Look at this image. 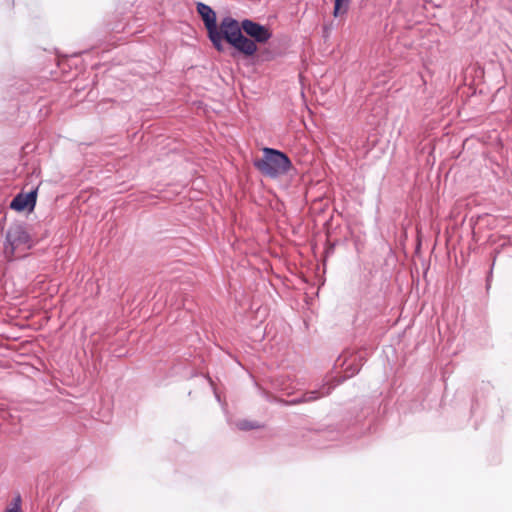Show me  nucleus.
<instances>
[{
    "instance_id": "6e6552de",
    "label": "nucleus",
    "mask_w": 512,
    "mask_h": 512,
    "mask_svg": "<svg viewBox=\"0 0 512 512\" xmlns=\"http://www.w3.org/2000/svg\"><path fill=\"white\" fill-rule=\"evenodd\" d=\"M359 371H360V365L358 363L351 362V363L347 364V366H346V368L344 370L345 375L341 379H339V380L332 381V383L339 385L340 383H342L346 379L351 378L352 376H354L357 373H359Z\"/></svg>"
},
{
    "instance_id": "1a4fd4ad",
    "label": "nucleus",
    "mask_w": 512,
    "mask_h": 512,
    "mask_svg": "<svg viewBox=\"0 0 512 512\" xmlns=\"http://www.w3.org/2000/svg\"><path fill=\"white\" fill-rule=\"evenodd\" d=\"M351 0H334L333 16L338 17L348 12Z\"/></svg>"
},
{
    "instance_id": "0eeeda50",
    "label": "nucleus",
    "mask_w": 512,
    "mask_h": 512,
    "mask_svg": "<svg viewBox=\"0 0 512 512\" xmlns=\"http://www.w3.org/2000/svg\"><path fill=\"white\" fill-rule=\"evenodd\" d=\"M196 11L203 21L204 27L207 32L218 29L216 12L207 4L203 2L196 3Z\"/></svg>"
},
{
    "instance_id": "7ed1b4c3",
    "label": "nucleus",
    "mask_w": 512,
    "mask_h": 512,
    "mask_svg": "<svg viewBox=\"0 0 512 512\" xmlns=\"http://www.w3.org/2000/svg\"><path fill=\"white\" fill-rule=\"evenodd\" d=\"M35 243L30 233V225L25 221H14L5 232L3 245L5 258L11 261L14 259L17 250H29Z\"/></svg>"
},
{
    "instance_id": "f8f14e48",
    "label": "nucleus",
    "mask_w": 512,
    "mask_h": 512,
    "mask_svg": "<svg viewBox=\"0 0 512 512\" xmlns=\"http://www.w3.org/2000/svg\"><path fill=\"white\" fill-rule=\"evenodd\" d=\"M491 278H492V268L490 269L489 274H488V276H487V280H486V282H487V288H489V287H490V281H491Z\"/></svg>"
},
{
    "instance_id": "9b49d317",
    "label": "nucleus",
    "mask_w": 512,
    "mask_h": 512,
    "mask_svg": "<svg viewBox=\"0 0 512 512\" xmlns=\"http://www.w3.org/2000/svg\"><path fill=\"white\" fill-rule=\"evenodd\" d=\"M21 496L18 494L12 502V506L10 508H18V511H21Z\"/></svg>"
},
{
    "instance_id": "39448f33",
    "label": "nucleus",
    "mask_w": 512,
    "mask_h": 512,
    "mask_svg": "<svg viewBox=\"0 0 512 512\" xmlns=\"http://www.w3.org/2000/svg\"><path fill=\"white\" fill-rule=\"evenodd\" d=\"M37 193L38 188H33L29 192H19L17 193L12 201L10 202V209L17 211V212H23L28 211L32 212L36 206L37 202Z\"/></svg>"
},
{
    "instance_id": "4468645a",
    "label": "nucleus",
    "mask_w": 512,
    "mask_h": 512,
    "mask_svg": "<svg viewBox=\"0 0 512 512\" xmlns=\"http://www.w3.org/2000/svg\"><path fill=\"white\" fill-rule=\"evenodd\" d=\"M215 398L218 402H221L220 395L214 390Z\"/></svg>"
},
{
    "instance_id": "f257e3e1",
    "label": "nucleus",
    "mask_w": 512,
    "mask_h": 512,
    "mask_svg": "<svg viewBox=\"0 0 512 512\" xmlns=\"http://www.w3.org/2000/svg\"><path fill=\"white\" fill-rule=\"evenodd\" d=\"M207 37L218 52L224 51L223 41H226L235 50L233 56L239 54L251 58L258 50V47L238 30L231 16H225L220 21L219 28L207 32Z\"/></svg>"
},
{
    "instance_id": "ddd939ff",
    "label": "nucleus",
    "mask_w": 512,
    "mask_h": 512,
    "mask_svg": "<svg viewBox=\"0 0 512 512\" xmlns=\"http://www.w3.org/2000/svg\"><path fill=\"white\" fill-rule=\"evenodd\" d=\"M5 512H22V511H18V508L16 507V508H7L5 510Z\"/></svg>"
},
{
    "instance_id": "2eb2a0df",
    "label": "nucleus",
    "mask_w": 512,
    "mask_h": 512,
    "mask_svg": "<svg viewBox=\"0 0 512 512\" xmlns=\"http://www.w3.org/2000/svg\"><path fill=\"white\" fill-rule=\"evenodd\" d=\"M494 261H496V258H493V263H492V267L494 266Z\"/></svg>"
},
{
    "instance_id": "423d86ee",
    "label": "nucleus",
    "mask_w": 512,
    "mask_h": 512,
    "mask_svg": "<svg viewBox=\"0 0 512 512\" xmlns=\"http://www.w3.org/2000/svg\"><path fill=\"white\" fill-rule=\"evenodd\" d=\"M336 386L337 384H333L332 381H328L323 383L318 389L307 391L303 393L301 397L293 398L291 401L286 402V404L297 405L300 403L315 401L323 396L329 395Z\"/></svg>"
},
{
    "instance_id": "f03ea898",
    "label": "nucleus",
    "mask_w": 512,
    "mask_h": 512,
    "mask_svg": "<svg viewBox=\"0 0 512 512\" xmlns=\"http://www.w3.org/2000/svg\"><path fill=\"white\" fill-rule=\"evenodd\" d=\"M253 166L263 175L270 179L288 175L295 171L294 165L289 156L276 148L264 147L262 157L253 161Z\"/></svg>"
},
{
    "instance_id": "9d476101",
    "label": "nucleus",
    "mask_w": 512,
    "mask_h": 512,
    "mask_svg": "<svg viewBox=\"0 0 512 512\" xmlns=\"http://www.w3.org/2000/svg\"><path fill=\"white\" fill-rule=\"evenodd\" d=\"M237 428L242 431H249L260 428V424L256 421L240 420L237 422Z\"/></svg>"
},
{
    "instance_id": "20e7f679",
    "label": "nucleus",
    "mask_w": 512,
    "mask_h": 512,
    "mask_svg": "<svg viewBox=\"0 0 512 512\" xmlns=\"http://www.w3.org/2000/svg\"><path fill=\"white\" fill-rule=\"evenodd\" d=\"M232 21L236 23L238 30L242 32L248 39H250V41H252L256 46L257 43H267L272 37L271 30L267 26L262 25L256 21L246 18L239 22L233 17Z\"/></svg>"
}]
</instances>
